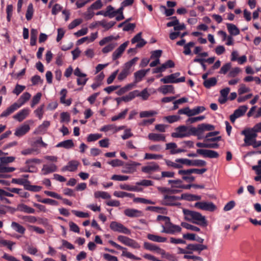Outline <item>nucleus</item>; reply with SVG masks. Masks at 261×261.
<instances>
[{"mask_svg":"<svg viewBox=\"0 0 261 261\" xmlns=\"http://www.w3.org/2000/svg\"><path fill=\"white\" fill-rule=\"evenodd\" d=\"M183 213L188 219H192L193 223L202 226H207V221L204 216L200 213L183 209Z\"/></svg>","mask_w":261,"mask_h":261,"instance_id":"obj_1","label":"nucleus"},{"mask_svg":"<svg viewBox=\"0 0 261 261\" xmlns=\"http://www.w3.org/2000/svg\"><path fill=\"white\" fill-rule=\"evenodd\" d=\"M215 129V126L210 124L201 123L199 124L197 127H191L190 131L192 135L198 137V139L204 138V137L201 136L202 133L204 131H211Z\"/></svg>","mask_w":261,"mask_h":261,"instance_id":"obj_2","label":"nucleus"},{"mask_svg":"<svg viewBox=\"0 0 261 261\" xmlns=\"http://www.w3.org/2000/svg\"><path fill=\"white\" fill-rule=\"evenodd\" d=\"M197 153H190L187 154L189 157H196L197 154L201 155L204 158H208L211 159L218 158L219 156L218 153L213 150H207L203 149H198L196 150Z\"/></svg>","mask_w":261,"mask_h":261,"instance_id":"obj_3","label":"nucleus"},{"mask_svg":"<svg viewBox=\"0 0 261 261\" xmlns=\"http://www.w3.org/2000/svg\"><path fill=\"white\" fill-rule=\"evenodd\" d=\"M192 135L190 128L185 125H180L175 128V132L171 134L173 138H182Z\"/></svg>","mask_w":261,"mask_h":261,"instance_id":"obj_4","label":"nucleus"},{"mask_svg":"<svg viewBox=\"0 0 261 261\" xmlns=\"http://www.w3.org/2000/svg\"><path fill=\"white\" fill-rule=\"evenodd\" d=\"M117 240L123 244L134 249H139L140 248V245L137 241L126 236H118Z\"/></svg>","mask_w":261,"mask_h":261,"instance_id":"obj_5","label":"nucleus"},{"mask_svg":"<svg viewBox=\"0 0 261 261\" xmlns=\"http://www.w3.org/2000/svg\"><path fill=\"white\" fill-rule=\"evenodd\" d=\"M175 162L184 164L189 166L203 167L206 165V162L202 160H190L188 159H177L175 160Z\"/></svg>","mask_w":261,"mask_h":261,"instance_id":"obj_6","label":"nucleus"},{"mask_svg":"<svg viewBox=\"0 0 261 261\" xmlns=\"http://www.w3.org/2000/svg\"><path fill=\"white\" fill-rule=\"evenodd\" d=\"M110 227L114 231L122 233L125 234H130L131 233L130 229L124 226L121 223L116 221H112L110 225Z\"/></svg>","mask_w":261,"mask_h":261,"instance_id":"obj_7","label":"nucleus"},{"mask_svg":"<svg viewBox=\"0 0 261 261\" xmlns=\"http://www.w3.org/2000/svg\"><path fill=\"white\" fill-rule=\"evenodd\" d=\"M109 243L110 244H111L112 246L116 248L117 249L119 250L122 251V255L123 256H125L127 258L133 259H136V260H141V258L137 257L132 253H131L129 252H127L126 250H127V248L123 247L120 245L117 244L115 242L112 240L109 241Z\"/></svg>","mask_w":261,"mask_h":261,"instance_id":"obj_8","label":"nucleus"},{"mask_svg":"<svg viewBox=\"0 0 261 261\" xmlns=\"http://www.w3.org/2000/svg\"><path fill=\"white\" fill-rule=\"evenodd\" d=\"M163 229L162 232L168 234H174L176 232H179L181 230V228L178 226L172 223L170 220L166 223L165 226H163Z\"/></svg>","mask_w":261,"mask_h":261,"instance_id":"obj_9","label":"nucleus"},{"mask_svg":"<svg viewBox=\"0 0 261 261\" xmlns=\"http://www.w3.org/2000/svg\"><path fill=\"white\" fill-rule=\"evenodd\" d=\"M179 200H181L180 197L165 195L164 196L162 204L167 206L178 205L180 204V203H176V201Z\"/></svg>","mask_w":261,"mask_h":261,"instance_id":"obj_10","label":"nucleus"},{"mask_svg":"<svg viewBox=\"0 0 261 261\" xmlns=\"http://www.w3.org/2000/svg\"><path fill=\"white\" fill-rule=\"evenodd\" d=\"M195 206L199 209L214 212L216 209V206L212 202H197L195 204Z\"/></svg>","mask_w":261,"mask_h":261,"instance_id":"obj_11","label":"nucleus"},{"mask_svg":"<svg viewBox=\"0 0 261 261\" xmlns=\"http://www.w3.org/2000/svg\"><path fill=\"white\" fill-rule=\"evenodd\" d=\"M248 109L246 106H241L239 108L236 110L230 116V120L232 123H234L239 117L243 116Z\"/></svg>","mask_w":261,"mask_h":261,"instance_id":"obj_12","label":"nucleus"},{"mask_svg":"<svg viewBox=\"0 0 261 261\" xmlns=\"http://www.w3.org/2000/svg\"><path fill=\"white\" fill-rule=\"evenodd\" d=\"M8 210L12 211V213H14L16 211L23 212L28 214H34L35 213V210L24 204H19L17 205L16 209L11 207L10 206H6Z\"/></svg>","mask_w":261,"mask_h":261,"instance_id":"obj_13","label":"nucleus"},{"mask_svg":"<svg viewBox=\"0 0 261 261\" xmlns=\"http://www.w3.org/2000/svg\"><path fill=\"white\" fill-rule=\"evenodd\" d=\"M159 165L154 162H152L148 165L143 166L142 168V171L145 173H150L154 171H159Z\"/></svg>","mask_w":261,"mask_h":261,"instance_id":"obj_14","label":"nucleus"},{"mask_svg":"<svg viewBox=\"0 0 261 261\" xmlns=\"http://www.w3.org/2000/svg\"><path fill=\"white\" fill-rule=\"evenodd\" d=\"M30 129L29 125L23 124L15 129L14 135L18 137H22L26 134Z\"/></svg>","mask_w":261,"mask_h":261,"instance_id":"obj_15","label":"nucleus"},{"mask_svg":"<svg viewBox=\"0 0 261 261\" xmlns=\"http://www.w3.org/2000/svg\"><path fill=\"white\" fill-rule=\"evenodd\" d=\"M128 44V41L124 42L113 53L112 59L113 60H116L121 57V55L127 46Z\"/></svg>","mask_w":261,"mask_h":261,"instance_id":"obj_16","label":"nucleus"},{"mask_svg":"<svg viewBox=\"0 0 261 261\" xmlns=\"http://www.w3.org/2000/svg\"><path fill=\"white\" fill-rule=\"evenodd\" d=\"M124 214L125 216L130 218L139 217L143 216L142 211L134 208L125 209L124 211Z\"/></svg>","mask_w":261,"mask_h":261,"instance_id":"obj_17","label":"nucleus"},{"mask_svg":"<svg viewBox=\"0 0 261 261\" xmlns=\"http://www.w3.org/2000/svg\"><path fill=\"white\" fill-rule=\"evenodd\" d=\"M219 131L212 132L207 133L204 137L205 141L207 142H216L221 140V136L215 137L217 135L219 134Z\"/></svg>","mask_w":261,"mask_h":261,"instance_id":"obj_18","label":"nucleus"},{"mask_svg":"<svg viewBox=\"0 0 261 261\" xmlns=\"http://www.w3.org/2000/svg\"><path fill=\"white\" fill-rule=\"evenodd\" d=\"M115 11L114 8L112 6L109 5L106 8V10L99 11V15L112 18L115 16Z\"/></svg>","mask_w":261,"mask_h":261,"instance_id":"obj_19","label":"nucleus"},{"mask_svg":"<svg viewBox=\"0 0 261 261\" xmlns=\"http://www.w3.org/2000/svg\"><path fill=\"white\" fill-rule=\"evenodd\" d=\"M29 112V109H24L14 115L13 118L19 122H21L28 116Z\"/></svg>","mask_w":261,"mask_h":261,"instance_id":"obj_20","label":"nucleus"},{"mask_svg":"<svg viewBox=\"0 0 261 261\" xmlns=\"http://www.w3.org/2000/svg\"><path fill=\"white\" fill-rule=\"evenodd\" d=\"M57 169V166L54 164L50 165H44L41 169V172L43 174L46 175L56 171Z\"/></svg>","mask_w":261,"mask_h":261,"instance_id":"obj_21","label":"nucleus"},{"mask_svg":"<svg viewBox=\"0 0 261 261\" xmlns=\"http://www.w3.org/2000/svg\"><path fill=\"white\" fill-rule=\"evenodd\" d=\"M241 134L245 136L244 142L245 145L250 146L251 145L252 142L254 141L251 134H250V129H245L242 131Z\"/></svg>","mask_w":261,"mask_h":261,"instance_id":"obj_22","label":"nucleus"},{"mask_svg":"<svg viewBox=\"0 0 261 261\" xmlns=\"http://www.w3.org/2000/svg\"><path fill=\"white\" fill-rule=\"evenodd\" d=\"M158 91L164 95L167 93H175L174 88L173 85H167L161 86L159 89Z\"/></svg>","mask_w":261,"mask_h":261,"instance_id":"obj_23","label":"nucleus"},{"mask_svg":"<svg viewBox=\"0 0 261 261\" xmlns=\"http://www.w3.org/2000/svg\"><path fill=\"white\" fill-rule=\"evenodd\" d=\"M79 164V162L76 161H71L69 162L66 166L63 167L61 170L62 171H65L66 170L71 172L74 171L76 170Z\"/></svg>","mask_w":261,"mask_h":261,"instance_id":"obj_24","label":"nucleus"},{"mask_svg":"<svg viewBox=\"0 0 261 261\" xmlns=\"http://www.w3.org/2000/svg\"><path fill=\"white\" fill-rule=\"evenodd\" d=\"M18 109V106L14 103L10 107H8L3 113L1 114V117H5L9 116L12 114L14 111Z\"/></svg>","mask_w":261,"mask_h":261,"instance_id":"obj_25","label":"nucleus"},{"mask_svg":"<svg viewBox=\"0 0 261 261\" xmlns=\"http://www.w3.org/2000/svg\"><path fill=\"white\" fill-rule=\"evenodd\" d=\"M31 97V94L28 92H24L23 93L18 99L17 101L15 102L18 108L21 107L24 103H25Z\"/></svg>","mask_w":261,"mask_h":261,"instance_id":"obj_26","label":"nucleus"},{"mask_svg":"<svg viewBox=\"0 0 261 261\" xmlns=\"http://www.w3.org/2000/svg\"><path fill=\"white\" fill-rule=\"evenodd\" d=\"M11 227L15 231L22 234H24L25 231L24 227L15 221L11 222Z\"/></svg>","mask_w":261,"mask_h":261,"instance_id":"obj_27","label":"nucleus"},{"mask_svg":"<svg viewBox=\"0 0 261 261\" xmlns=\"http://www.w3.org/2000/svg\"><path fill=\"white\" fill-rule=\"evenodd\" d=\"M148 139L153 141H165L164 135L161 134L150 133L148 136Z\"/></svg>","mask_w":261,"mask_h":261,"instance_id":"obj_28","label":"nucleus"},{"mask_svg":"<svg viewBox=\"0 0 261 261\" xmlns=\"http://www.w3.org/2000/svg\"><path fill=\"white\" fill-rule=\"evenodd\" d=\"M148 239L155 242L163 243L167 241V238L159 236L149 233L147 236Z\"/></svg>","mask_w":261,"mask_h":261,"instance_id":"obj_29","label":"nucleus"},{"mask_svg":"<svg viewBox=\"0 0 261 261\" xmlns=\"http://www.w3.org/2000/svg\"><path fill=\"white\" fill-rule=\"evenodd\" d=\"M139 165V163H137L136 162H133L132 164H126L124 167V169L122 170V172L126 173H133L136 170V167Z\"/></svg>","mask_w":261,"mask_h":261,"instance_id":"obj_30","label":"nucleus"},{"mask_svg":"<svg viewBox=\"0 0 261 261\" xmlns=\"http://www.w3.org/2000/svg\"><path fill=\"white\" fill-rule=\"evenodd\" d=\"M180 198L189 201H197L201 199V196L190 194H182Z\"/></svg>","mask_w":261,"mask_h":261,"instance_id":"obj_31","label":"nucleus"},{"mask_svg":"<svg viewBox=\"0 0 261 261\" xmlns=\"http://www.w3.org/2000/svg\"><path fill=\"white\" fill-rule=\"evenodd\" d=\"M227 30L231 35L237 36L240 34L239 29L233 24L227 23Z\"/></svg>","mask_w":261,"mask_h":261,"instance_id":"obj_32","label":"nucleus"},{"mask_svg":"<svg viewBox=\"0 0 261 261\" xmlns=\"http://www.w3.org/2000/svg\"><path fill=\"white\" fill-rule=\"evenodd\" d=\"M56 146L69 149L73 147L74 144L72 140H67L58 143Z\"/></svg>","mask_w":261,"mask_h":261,"instance_id":"obj_33","label":"nucleus"},{"mask_svg":"<svg viewBox=\"0 0 261 261\" xmlns=\"http://www.w3.org/2000/svg\"><path fill=\"white\" fill-rule=\"evenodd\" d=\"M217 80L216 77H211L203 82L204 86L207 89L215 86L217 84Z\"/></svg>","mask_w":261,"mask_h":261,"instance_id":"obj_34","label":"nucleus"},{"mask_svg":"<svg viewBox=\"0 0 261 261\" xmlns=\"http://www.w3.org/2000/svg\"><path fill=\"white\" fill-rule=\"evenodd\" d=\"M146 71L145 70H140L134 73L135 77V83L140 82L142 79L146 75Z\"/></svg>","mask_w":261,"mask_h":261,"instance_id":"obj_35","label":"nucleus"},{"mask_svg":"<svg viewBox=\"0 0 261 261\" xmlns=\"http://www.w3.org/2000/svg\"><path fill=\"white\" fill-rule=\"evenodd\" d=\"M139 58L138 57H135L131 60L129 61L128 62H126L123 67V69L128 71L130 72V68L131 67L135 64V63L137 62V61L138 60Z\"/></svg>","mask_w":261,"mask_h":261,"instance_id":"obj_36","label":"nucleus"},{"mask_svg":"<svg viewBox=\"0 0 261 261\" xmlns=\"http://www.w3.org/2000/svg\"><path fill=\"white\" fill-rule=\"evenodd\" d=\"M137 90H134L132 92H129L127 95L122 96V99H123V101L128 102L134 98H135L137 95Z\"/></svg>","mask_w":261,"mask_h":261,"instance_id":"obj_37","label":"nucleus"},{"mask_svg":"<svg viewBox=\"0 0 261 261\" xmlns=\"http://www.w3.org/2000/svg\"><path fill=\"white\" fill-rule=\"evenodd\" d=\"M38 31L36 29H32L31 30L30 44L32 46L35 45L36 43Z\"/></svg>","mask_w":261,"mask_h":261,"instance_id":"obj_38","label":"nucleus"},{"mask_svg":"<svg viewBox=\"0 0 261 261\" xmlns=\"http://www.w3.org/2000/svg\"><path fill=\"white\" fill-rule=\"evenodd\" d=\"M174 76L171 74L161 79L160 81L164 84H172L175 83V80Z\"/></svg>","mask_w":261,"mask_h":261,"instance_id":"obj_39","label":"nucleus"},{"mask_svg":"<svg viewBox=\"0 0 261 261\" xmlns=\"http://www.w3.org/2000/svg\"><path fill=\"white\" fill-rule=\"evenodd\" d=\"M143 246L145 249L151 251H155L156 252L159 248L156 245L147 242L144 243Z\"/></svg>","mask_w":261,"mask_h":261,"instance_id":"obj_40","label":"nucleus"},{"mask_svg":"<svg viewBox=\"0 0 261 261\" xmlns=\"http://www.w3.org/2000/svg\"><path fill=\"white\" fill-rule=\"evenodd\" d=\"M116 23L115 21H111L107 22L106 20H101L99 21V25L103 27L106 30H108L113 27Z\"/></svg>","mask_w":261,"mask_h":261,"instance_id":"obj_41","label":"nucleus"},{"mask_svg":"<svg viewBox=\"0 0 261 261\" xmlns=\"http://www.w3.org/2000/svg\"><path fill=\"white\" fill-rule=\"evenodd\" d=\"M128 112V109H125L122 112L118 114L117 115L114 116L112 117L111 120L112 121H115L119 119H124L126 115Z\"/></svg>","mask_w":261,"mask_h":261,"instance_id":"obj_42","label":"nucleus"},{"mask_svg":"<svg viewBox=\"0 0 261 261\" xmlns=\"http://www.w3.org/2000/svg\"><path fill=\"white\" fill-rule=\"evenodd\" d=\"M12 182L20 185H23L24 189H25L27 184L29 183V180L27 179L23 178H13L12 179Z\"/></svg>","mask_w":261,"mask_h":261,"instance_id":"obj_43","label":"nucleus"},{"mask_svg":"<svg viewBox=\"0 0 261 261\" xmlns=\"http://www.w3.org/2000/svg\"><path fill=\"white\" fill-rule=\"evenodd\" d=\"M146 210L158 213L164 214L166 209L164 207L159 206H149L147 207Z\"/></svg>","mask_w":261,"mask_h":261,"instance_id":"obj_44","label":"nucleus"},{"mask_svg":"<svg viewBox=\"0 0 261 261\" xmlns=\"http://www.w3.org/2000/svg\"><path fill=\"white\" fill-rule=\"evenodd\" d=\"M205 110V108L203 106H198L193 109H191V116L198 115Z\"/></svg>","mask_w":261,"mask_h":261,"instance_id":"obj_45","label":"nucleus"},{"mask_svg":"<svg viewBox=\"0 0 261 261\" xmlns=\"http://www.w3.org/2000/svg\"><path fill=\"white\" fill-rule=\"evenodd\" d=\"M133 201L135 203H141L144 204H154V202L148 199H146L143 198L135 197L133 199Z\"/></svg>","mask_w":261,"mask_h":261,"instance_id":"obj_46","label":"nucleus"},{"mask_svg":"<svg viewBox=\"0 0 261 261\" xmlns=\"http://www.w3.org/2000/svg\"><path fill=\"white\" fill-rule=\"evenodd\" d=\"M181 225L183 227H184L187 229L192 230V231L199 232L200 230V229L199 227L194 226V225H192L189 224L188 223H186V222H182L181 224Z\"/></svg>","mask_w":261,"mask_h":261,"instance_id":"obj_47","label":"nucleus"},{"mask_svg":"<svg viewBox=\"0 0 261 261\" xmlns=\"http://www.w3.org/2000/svg\"><path fill=\"white\" fill-rule=\"evenodd\" d=\"M195 43L194 42H190L187 44H185L184 46V54L186 55H189L191 54V47L194 46Z\"/></svg>","mask_w":261,"mask_h":261,"instance_id":"obj_48","label":"nucleus"},{"mask_svg":"<svg viewBox=\"0 0 261 261\" xmlns=\"http://www.w3.org/2000/svg\"><path fill=\"white\" fill-rule=\"evenodd\" d=\"M34 13L33 6L32 4H30L27 8L25 17L28 20L32 19Z\"/></svg>","mask_w":261,"mask_h":261,"instance_id":"obj_49","label":"nucleus"},{"mask_svg":"<svg viewBox=\"0 0 261 261\" xmlns=\"http://www.w3.org/2000/svg\"><path fill=\"white\" fill-rule=\"evenodd\" d=\"M25 189L32 192H39L42 189V187L31 185H30V182L29 181V183L27 184V187Z\"/></svg>","mask_w":261,"mask_h":261,"instance_id":"obj_50","label":"nucleus"},{"mask_svg":"<svg viewBox=\"0 0 261 261\" xmlns=\"http://www.w3.org/2000/svg\"><path fill=\"white\" fill-rule=\"evenodd\" d=\"M204 118H205L204 116H200L195 117H191V118H188L186 120V123L187 124L194 123L196 122L201 121V120H203Z\"/></svg>","mask_w":261,"mask_h":261,"instance_id":"obj_51","label":"nucleus"},{"mask_svg":"<svg viewBox=\"0 0 261 261\" xmlns=\"http://www.w3.org/2000/svg\"><path fill=\"white\" fill-rule=\"evenodd\" d=\"M15 170L14 167H6L3 163H0V172L1 173H9L12 172Z\"/></svg>","mask_w":261,"mask_h":261,"instance_id":"obj_52","label":"nucleus"},{"mask_svg":"<svg viewBox=\"0 0 261 261\" xmlns=\"http://www.w3.org/2000/svg\"><path fill=\"white\" fill-rule=\"evenodd\" d=\"M49 125V121H44L41 125L39 126V127H38V130L40 133H44Z\"/></svg>","mask_w":261,"mask_h":261,"instance_id":"obj_53","label":"nucleus"},{"mask_svg":"<svg viewBox=\"0 0 261 261\" xmlns=\"http://www.w3.org/2000/svg\"><path fill=\"white\" fill-rule=\"evenodd\" d=\"M198 244H189L186 246V249L188 250L189 254H192L194 251L198 252Z\"/></svg>","mask_w":261,"mask_h":261,"instance_id":"obj_54","label":"nucleus"},{"mask_svg":"<svg viewBox=\"0 0 261 261\" xmlns=\"http://www.w3.org/2000/svg\"><path fill=\"white\" fill-rule=\"evenodd\" d=\"M163 158V155L161 154H151L146 153L145 154L144 159L145 160H158L162 159Z\"/></svg>","mask_w":261,"mask_h":261,"instance_id":"obj_55","label":"nucleus"},{"mask_svg":"<svg viewBox=\"0 0 261 261\" xmlns=\"http://www.w3.org/2000/svg\"><path fill=\"white\" fill-rule=\"evenodd\" d=\"M44 108V105H42L39 107H38L36 110H35L34 111V113L38 117V118L39 119H41L43 117V115L44 113V111H43Z\"/></svg>","mask_w":261,"mask_h":261,"instance_id":"obj_56","label":"nucleus"},{"mask_svg":"<svg viewBox=\"0 0 261 261\" xmlns=\"http://www.w3.org/2000/svg\"><path fill=\"white\" fill-rule=\"evenodd\" d=\"M231 63H227L223 65L220 69L219 73L225 74L231 68Z\"/></svg>","mask_w":261,"mask_h":261,"instance_id":"obj_57","label":"nucleus"},{"mask_svg":"<svg viewBox=\"0 0 261 261\" xmlns=\"http://www.w3.org/2000/svg\"><path fill=\"white\" fill-rule=\"evenodd\" d=\"M111 179L113 180L117 181H125L129 179V177L126 175H113Z\"/></svg>","mask_w":261,"mask_h":261,"instance_id":"obj_58","label":"nucleus"},{"mask_svg":"<svg viewBox=\"0 0 261 261\" xmlns=\"http://www.w3.org/2000/svg\"><path fill=\"white\" fill-rule=\"evenodd\" d=\"M42 94L41 93H37L34 97H33L31 107L33 108L36 105L39 103Z\"/></svg>","mask_w":261,"mask_h":261,"instance_id":"obj_59","label":"nucleus"},{"mask_svg":"<svg viewBox=\"0 0 261 261\" xmlns=\"http://www.w3.org/2000/svg\"><path fill=\"white\" fill-rule=\"evenodd\" d=\"M156 114L157 113L153 111H142L140 113V117L141 118L149 117L152 116Z\"/></svg>","mask_w":261,"mask_h":261,"instance_id":"obj_60","label":"nucleus"},{"mask_svg":"<svg viewBox=\"0 0 261 261\" xmlns=\"http://www.w3.org/2000/svg\"><path fill=\"white\" fill-rule=\"evenodd\" d=\"M116 46V44L114 43H111L106 45L102 49V53L104 54L108 53L112 51Z\"/></svg>","mask_w":261,"mask_h":261,"instance_id":"obj_61","label":"nucleus"},{"mask_svg":"<svg viewBox=\"0 0 261 261\" xmlns=\"http://www.w3.org/2000/svg\"><path fill=\"white\" fill-rule=\"evenodd\" d=\"M164 119H166L169 123H172L177 121L180 119V117L177 115H170L165 117Z\"/></svg>","mask_w":261,"mask_h":261,"instance_id":"obj_62","label":"nucleus"},{"mask_svg":"<svg viewBox=\"0 0 261 261\" xmlns=\"http://www.w3.org/2000/svg\"><path fill=\"white\" fill-rule=\"evenodd\" d=\"M130 72H128L124 69H122L121 72L118 74L117 79L119 81H123L125 79L129 74Z\"/></svg>","mask_w":261,"mask_h":261,"instance_id":"obj_63","label":"nucleus"},{"mask_svg":"<svg viewBox=\"0 0 261 261\" xmlns=\"http://www.w3.org/2000/svg\"><path fill=\"white\" fill-rule=\"evenodd\" d=\"M241 69L239 67L232 68L228 73V76L229 77H234L240 72Z\"/></svg>","mask_w":261,"mask_h":261,"instance_id":"obj_64","label":"nucleus"}]
</instances>
